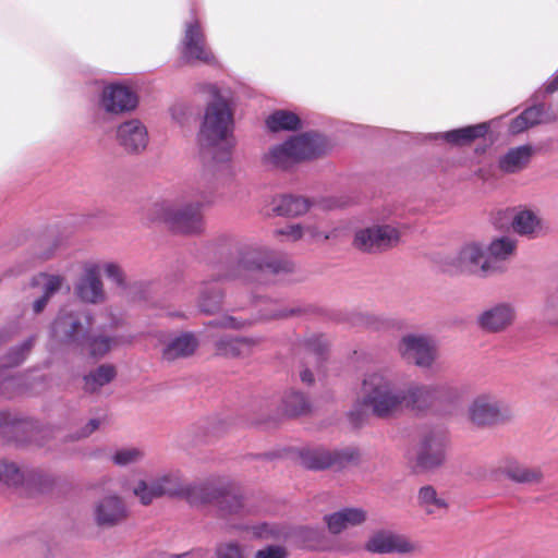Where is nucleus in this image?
Listing matches in <instances>:
<instances>
[{"instance_id": "nucleus-1", "label": "nucleus", "mask_w": 558, "mask_h": 558, "mask_svg": "<svg viewBox=\"0 0 558 558\" xmlns=\"http://www.w3.org/2000/svg\"><path fill=\"white\" fill-rule=\"evenodd\" d=\"M294 270V263L288 257L277 256L263 245H251L239 252L238 258L230 262L223 271L213 274L210 280H205L199 287L198 307L206 314L220 311L223 292L216 284L221 280L240 281L251 284L258 280L263 271L275 275L289 274Z\"/></svg>"}, {"instance_id": "nucleus-2", "label": "nucleus", "mask_w": 558, "mask_h": 558, "mask_svg": "<svg viewBox=\"0 0 558 558\" xmlns=\"http://www.w3.org/2000/svg\"><path fill=\"white\" fill-rule=\"evenodd\" d=\"M161 496L185 499L192 506L215 504L221 515L240 514L243 502L231 484H186L178 473H167L155 478Z\"/></svg>"}, {"instance_id": "nucleus-3", "label": "nucleus", "mask_w": 558, "mask_h": 558, "mask_svg": "<svg viewBox=\"0 0 558 558\" xmlns=\"http://www.w3.org/2000/svg\"><path fill=\"white\" fill-rule=\"evenodd\" d=\"M214 100L207 106L198 141L204 154L217 162L229 160L234 146L233 114L216 86H209Z\"/></svg>"}, {"instance_id": "nucleus-4", "label": "nucleus", "mask_w": 558, "mask_h": 558, "mask_svg": "<svg viewBox=\"0 0 558 558\" xmlns=\"http://www.w3.org/2000/svg\"><path fill=\"white\" fill-rule=\"evenodd\" d=\"M205 197L186 192L171 199L157 202L150 207V219L163 222L177 234L193 235L204 230Z\"/></svg>"}, {"instance_id": "nucleus-5", "label": "nucleus", "mask_w": 558, "mask_h": 558, "mask_svg": "<svg viewBox=\"0 0 558 558\" xmlns=\"http://www.w3.org/2000/svg\"><path fill=\"white\" fill-rule=\"evenodd\" d=\"M402 388L389 369L381 368L364 375L357 404L374 416L389 418L402 413Z\"/></svg>"}, {"instance_id": "nucleus-6", "label": "nucleus", "mask_w": 558, "mask_h": 558, "mask_svg": "<svg viewBox=\"0 0 558 558\" xmlns=\"http://www.w3.org/2000/svg\"><path fill=\"white\" fill-rule=\"evenodd\" d=\"M468 421L480 428L507 424L514 417L511 405L493 391L474 396L466 408Z\"/></svg>"}, {"instance_id": "nucleus-7", "label": "nucleus", "mask_w": 558, "mask_h": 558, "mask_svg": "<svg viewBox=\"0 0 558 558\" xmlns=\"http://www.w3.org/2000/svg\"><path fill=\"white\" fill-rule=\"evenodd\" d=\"M300 458L301 463L310 470H342L357 461V451L353 448L330 450L317 447L303 450Z\"/></svg>"}, {"instance_id": "nucleus-8", "label": "nucleus", "mask_w": 558, "mask_h": 558, "mask_svg": "<svg viewBox=\"0 0 558 558\" xmlns=\"http://www.w3.org/2000/svg\"><path fill=\"white\" fill-rule=\"evenodd\" d=\"M400 241V232L390 225H375L355 232L354 246L366 253H378L396 246Z\"/></svg>"}, {"instance_id": "nucleus-9", "label": "nucleus", "mask_w": 558, "mask_h": 558, "mask_svg": "<svg viewBox=\"0 0 558 558\" xmlns=\"http://www.w3.org/2000/svg\"><path fill=\"white\" fill-rule=\"evenodd\" d=\"M129 509L121 496L108 494L94 501L92 519L99 529H112L129 518Z\"/></svg>"}, {"instance_id": "nucleus-10", "label": "nucleus", "mask_w": 558, "mask_h": 558, "mask_svg": "<svg viewBox=\"0 0 558 558\" xmlns=\"http://www.w3.org/2000/svg\"><path fill=\"white\" fill-rule=\"evenodd\" d=\"M85 318L87 320L86 327L83 326L81 314L61 310L51 327L52 339L62 344L81 347V335L87 333L92 325L87 315Z\"/></svg>"}, {"instance_id": "nucleus-11", "label": "nucleus", "mask_w": 558, "mask_h": 558, "mask_svg": "<svg viewBox=\"0 0 558 558\" xmlns=\"http://www.w3.org/2000/svg\"><path fill=\"white\" fill-rule=\"evenodd\" d=\"M399 352L403 359L420 367H429L437 357L434 340L426 336L408 335L399 343Z\"/></svg>"}, {"instance_id": "nucleus-12", "label": "nucleus", "mask_w": 558, "mask_h": 558, "mask_svg": "<svg viewBox=\"0 0 558 558\" xmlns=\"http://www.w3.org/2000/svg\"><path fill=\"white\" fill-rule=\"evenodd\" d=\"M486 259L485 245L478 242H470L464 244L459 253L451 258L449 271L466 272L486 277L490 275V270L484 269Z\"/></svg>"}, {"instance_id": "nucleus-13", "label": "nucleus", "mask_w": 558, "mask_h": 558, "mask_svg": "<svg viewBox=\"0 0 558 558\" xmlns=\"http://www.w3.org/2000/svg\"><path fill=\"white\" fill-rule=\"evenodd\" d=\"M517 319V308L510 302H499L487 306L477 317L478 327L489 333L509 329Z\"/></svg>"}, {"instance_id": "nucleus-14", "label": "nucleus", "mask_w": 558, "mask_h": 558, "mask_svg": "<svg viewBox=\"0 0 558 558\" xmlns=\"http://www.w3.org/2000/svg\"><path fill=\"white\" fill-rule=\"evenodd\" d=\"M446 437L440 432L426 434L417 448L415 464L421 470H433L445 460Z\"/></svg>"}, {"instance_id": "nucleus-15", "label": "nucleus", "mask_w": 558, "mask_h": 558, "mask_svg": "<svg viewBox=\"0 0 558 558\" xmlns=\"http://www.w3.org/2000/svg\"><path fill=\"white\" fill-rule=\"evenodd\" d=\"M137 95L128 86L111 84L106 86L100 95L99 106L106 112L120 114L136 108Z\"/></svg>"}, {"instance_id": "nucleus-16", "label": "nucleus", "mask_w": 558, "mask_h": 558, "mask_svg": "<svg viewBox=\"0 0 558 558\" xmlns=\"http://www.w3.org/2000/svg\"><path fill=\"white\" fill-rule=\"evenodd\" d=\"M365 549L373 554H412L418 550L417 544L408 537L389 531H380L369 537Z\"/></svg>"}, {"instance_id": "nucleus-17", "label": "nucleus", "mask_w": 558, "mask_h": 558, "mask_svg": "<svg viewBox=\"0 0 558 558\" xmlns=\"http://www.w3.org/2000/svg\"><path fill=\"white\" fill-rule=\"evenodd\" d=\"M100 272L99 263H88L84 266V272L75 286V294L80 300L90 304L105 301L106 294Z\"/></svg>"}, {"instance_id": "nucleus-18", "label": "nucleus", "mask_w": 558, "mask_h": 558, "mask_svg": "<svg viewBox=\"0 0 558 558\" xmlns=\"http://www.w3.org/2000/svg\"><path fill=\"white\" fill-rule=\"evenodd\" d=\"M116 137L119 146L130 154L144 151L149 141L146 126L137 119L122 122L117 128Z\"/></svg>"}, {"instance_id": "nucleus-19", "label": "nucleus", "mask_w": 558, "mask_h": 558, "mask_svg": "<svg viewBox=\"0 0 558 558\" xmlns=\"http://www.w3.org/2000/svg\"><path fill=\"white\" fill-rule=\"evenodd\" d=\"M402 412L411 411L416 414L437 411L433 385L412 384L402 389Z\"/></svg>"}, {"instance_id": "nucleus-20", "label": "nucleus", "mask_w": 558, "mask_h": 558, "mask_svg": "<svg viewBox=\"0 0 558 558\" xmlns=\"http://www.w3.org/2000/svg\"><path fill=\"white\" fill-rule=\"evenodd\" d=\"M294 313V310H287L277 302L271 301L266 304V308L263 311L258 318L240 319L231 315H226L213 322L211 324L220 328L240 330L248 326H252L257 322L282 319L292 316Z\"/></svg>"}, {"instance_id": "nucleus-21", "label": "nucleus", "mask_w": 558, "mask_h": 558, "mask_svg": "<svg viewBox=\"0 0 558 558\" xmlns=\"http://www.w3.org/2000/svg\"><path fill=\"white\" fill-rule=\"evenodd\" d=\"M499 474L507 476L510 481L518 484H539L544 474L538 466H529L515 460H505L493 472L495 480H498Z\"/></svg>"}, {"instance_id": "nucleus-22", "label": "nucleus", "mask_w": 558, "mask_h": 558, "mask_svg": "<svg viewBox=\"0 0 558 558\" xmlns=\"http://www.w3.org/2000/svg\"><path fill=\"white\" fill-rule=\"evenodd\" d=\"M517 243L508 236L494 239L487 246L484 269L490 270V275L505 270L504 263L509 259L515 251Z\"/></svg>"}, {"instance_id": "nucleus-23", "label": "nucleus", "mask_w": 558, "mask_h": 558, "mask_svg": "<svg viewBox=\"0 0 558 558\" xmlns=\"http://www.w3.org/2000/svg\"><path fill=\"white\" fill-rule=\"evenodd\" d=\"M437 411L456 410L469 393V387L461 383L433 384Z\"/></svg>"}, {"instance_id": "nucleus-24", "label": "nucleus", "mask_w": 558, "mask_h": 558, "mask_svg": "<svg viewBox=\"0 0 558 558\" xmlns=\"http://www.w3.org/2000/svg\"><path fill=\"white\" fill-rule=\"evenodd\" d=\"M198 347V340L191 332L169 338L162 342L161 357L167 362L186 359L194 354Z\"/></svg>"}, {"instance_id": "nucleus-25", "label": "nucleus", "mask_w": 558, "mask_h": 558, "mask_svg": "<svg viewBox=\"0 0 558 558\" xmlns=\"http://www.w3.org/2000/svg\"><path fill=\"white\" fill-rule=\"evenodd\" d=\"M262 342V337L221 338L216 342V351L226 357H245L258 349Z\"/></svg>"}, {"instance_id": "nucleus-26", "label": "nucleus", "mask_w": 558, "mask_h": 558, "mask_svg": "<svg viewBox=\"0 0 558 558\" xmlns=\"http://www.w3.org/2000/svg\"><path fill=\"white\" fill-rule=\"evenodd\" d=\"M512 229L515 233L531 239L543 236L548 227L538 213L531 209L519 210L512 219Z\"/></svg>"}, {"instance_id": "nucleus-27", "label": "nucleus", "mask_w": 558, "mask_h": 558, "mask_svg": "<svg viewBox=\"0 0 558 558\" xmlns=\"http://www.w3.org/2000/svg\"><path fill=\"white\" fill-rule=\"evenodd\" d=\"M290 146L298 162L316 158L326 151L327 145L323 136L306 133L290 138Z\"/></svg>"}, {"instance_id": "nucleus-28", "label": "nucleus", "mask_w": 558, "mask_h": 558, "mask_svg": "<svg viewBox=\"0 0 558 558\" xmlns=\"http://www.w3.org/2000/svg\"><path fill=\"white\" fill-rule=\"evenodd\" d=\"M366 520V511L362 508H343L325 517L328 530L332 534L362 524Z\"/></svg>"}, {"instance_id": "nucleus-29", "label": "nucleus", "mask_w": 558, "mask_h": 558, "mask_svg": "<svg viewBox=\"0 0 558 558\" xmlns=\"http://www.w3.org/2000/svg\"><path fill=\"white\" fill-rule=\"evenodd\" d=\"M181 57L180 64L194 62H210L214 57L206 47L203 37H184L180 46Z\"/></svg>"}, {"instance_id": "nucleus-30", "label": "nucleus", "mask_w": 558, "mask_h": 558, "mask_svg": "<svg viewBox=\"0 0 558 558\" xmlns=\"http://www.w3.org/2000/svg\"><path fill=\"white\" fill-rule=\"evenodd\" d=\"M417 506L427 514L446 512L449 507L445 494L439 493L432 485H425L418 489Z\"/></svg>"}, {"instance_id": "nucleus-31", "label": "nucleus", "mask_w": 558, "mask_h": 558, "mask_svg": "<svg viewBox=\"0 0 558 558\" xmlns=\"http://www.w3.org/2000/svg\"><path fill=\"white\" fill-rule=\"evenodd\" d=\"M532 157L531 146L523 145L511 148L499 159V168L507 173H515L524 169Z\"/></svg>"}, {"instance_id": "nucleus-32", "label": "nucleus", "mask_w": 558, "mask_h": 558, "mask_svg": "<svg viewBox=\"0 0 558 558\" xmlns=\"http://www.w3.org/2000/svg\"><path fill=\"white\" fill-rule=\"evenodd\" d=\"M117 375L116 367L111 364H102L90 371L83 378V389L85 392H98L104 386L111 383Z\"/></svg>"}, {"instance_id": "nucleus-33", "label": "nucleus", "mask_w": 558, "mask_h": 558, "mask_svg": "<svg viewBox=\"0 0 558 558\" xmlns=\"http://www.w3.org/2000/svg\"><path fill=\"white\" fill-rule=\"evenodd\" d=\"M487 132L485 123L470 125L457 130L449 131L444 134V138L452 144L463 145L472 141L483 137Z\"/></svg>"}, {"instance_id": "nucleus-34", "label": "nucleus", "mask_w": 558, "mask_h": 558, "mask_svg": "<svg viewBox=\"0 0 558 558\" xmlns=\"http://www.w3.org/2000/svg\"><path fill=\"white\" fill-rule=\"evenodd\" d=\"M541 315L546 323L558 325V279L548 287L545 293Z\"/></svg>"}, {"instance_id": "nucleus-35", "label": "nucleus", "mask_w": 558, "mask_h": 558, "mask_svg": "<svg viewBox=\"0 0 558 558\" xmlns=\"http://www.w3.org/2000/svg\"><path fill=\"white\" fill-rule=\"evenodd\" d=\"M266 160L274 167L281 169H287L298 162L296 158H294L292 147L290 146V140L272 147L266 155Z\"/></svg>"}, {"instance_id": "nucleus-36", "label": "nucleus", "mask_w": 558, "mask_h": 558, "mask_svg": "<svg viewBox=\"0 0 558 558\" xmlns=\"http://www.w3.org/2000/svg\"><path fill=\"white\" fill-rule=\"evenodd\" d=\"M299 117L290 111L279 110L268 117L266 123L269 130L277 132L280 130H296L300 126Z\"/></svg>"}, {"instance_id": "nucleus-37", "label": "nucleus", "mask_w": 558, "mask_h": 558, "mask_svg": "<svg viewBox=\"0 0 558 558\" xmlns=\"http://www.w3.org/2000/svg\"><path fill=\"white\" fill-rule=\"evenodd\" d=\"M310 204L306 198L284 195L281 197L276 209L279 215L295 217L305 214Z\"/></svg>"}, {"instance_id": "nucleus-38", "label": "nucleus", "mask_w": 558, "mask_h": 558, "mask_svg": "<svg viewBox=\"0 0 558 558\" xmlns=\"http://www.w3.org/2000/svg\"><path fill=\"white\" fill-rule=\"evenodd\" d=\"M145 457V451L140 447H122L111 456V462L117 466H129L140 463Z\"/></svg>"}, {"instance_id": "nucleus-39", "label": "nucleus", "mask_w": 558, "mask_h": 558, "mask_svg": "<svg viewBox=\"0 0 558 558\" xmlns=\"http://www.w3.org/2000/svg\"><path fill=\"white\" fill-rule=\"evenodd\" d=\"M133 495L140 500L143 506L150 505L155 499L161 498V493L155 480L146 482L141 480L133 487Z\"/></svg>"}, {"instance_id": "nucleus-40", "label": "nucleus", "mask_w": 558, "mask_h": 558, "mask_svg": "<svg viewBox=\"0 0 558 558\" xmlns=\"http://www.w3.org/2000/svg\"><path fill=\"white\" fill-rule=\"evenodd\" d=\"M283 408L288 415L295 416L306 413L310 404L303 393L292 391L284 396Z\"/></svg>"}, {"instance_id": "nucleus-41", "label": "nucleus", "mask_w": 558, "mask_h": 558, "mask_svg": "<svg viewBox=\"0 0 558 558\" xmlns=\"http://www.w3.org/2000/svg\"><path fill=\"white\" fill-rule=\"evenodd\" d=\"M34 344V339L29 338L20 345L13 348L4 357L3 366L13 367L20 365L29 353Z\"/></svg>"}, {"instance_id": "nucleus-42", "label": "nucleus", "mask_w": 558, "mask_h": 558, "mask_svg": "<svg viewBox=\"0 0 558 558\" xmlns=\"http://www.w3.org/2000/svg\"><path fill=\"white\" fill-rule=\"evenodd\" d=\"M116 345V340L106 336L94 337L88 340L87 347L89 355L93 357H102Z\"/></svg>"}, {"instance_id": "nucleus-43", "label": "nucleus", "mask_w": 558, "mask_h": 558, "mask_svg": "<svg viewBox=\"0 0 558 558\" xmlns=\"http://www.w3.org/2000/svg\"><path fill=\"white\" fill-rule=\"evenodd\" d=\"M24 480L23 472L19 469L15 463L12 462H0V481L7 485L16 486L20 485Z\"/></svg>"}, {"instance_id": "nucleus-44", "label": "nucleus", "mask_w": 558, "mask_h": 558, "mask_svg": "<svg viewBox=\"0 0 558 558\" xmlns=\"http://www.w3.org/2000/svg\"><path fill=\"white\" fill-rule=\"evenodd\" d=\"M43 282L44 294L51 296L53 293L59 291L64 282V278L59 275H49L41 272L36 277V283Z\"/></svg>"}, {"instance_id": "nucleus-45", "label": "nucleus", "mask_w": 558, "mask_h": 558, "mask_svg": "<svg viewBox=\"0 0 558 558\" xmlns=\"http://www.w3.org/2000/svg\"><path fill=\"white\" fill-rule=\"evenodd\" d=\"M25 390V380L22 375L5 378L0 383V393L7 397H12L14 393H22Z\"/></svg>"}, {"instance_id": "nucleus-46", "label": "nucleus", "mask_w": 558, "mask_h": 558, "mask_svg": "<svg viewBox=\"0 0 558 558\" xmlns=\"http://www.w3.org/2000/svg\"><path fill=\"white\" fill-rule=\"evenodd\" d=\"M101 271H104L105 276L114 282L118 287H125V275L122 267L114 262H106L100 264Z\"/></svg>"}, {"instance_id": "nucleus-47", "label": "nucleus", "mask_w": 558, "mask_h": 558, "mask_svg": "<svg viewBox=\"0 0 558 558\" xmlns=\"http://www.w3.org/2000/svg\"><path fill=\"white\" fill-rule=\"evenodd\" d=\"M217 558H245L243 548L233 542L222 543L216 547Z\"/></svg>"}, {"instance_id": "nucleus-48", "label": "nucleus", "mask_w": 558, "mask_h": 558, "mask_svg": "<svg viewBox=\"0 0 558 558\" xmlns=\"http://www.w3.org/2000/svg\"><path fill=\"white\" fill-rule=\"evenodd\" d=\"M276 236H286L288 241L295 242L304 239V228L298 225H288L274 231Z\"/></svg>"}, {"instance_id": "nucleus-49", "label": "nucleus", "mask_w": 558, "mask_h": 558, "mask_svg": "<svg viewBox=\"0 0 558 558\" xmlns=\"http://www.w3.org/2000/svg\"><path fill=\"white\" fill-rule=\"evenodd\" d=\"M288 551L283 546L270 545L264 549L257 550L255 558H287Z\"/></svg>"}, {"instance_id": "nucleus-50", "label": "nucleus", "mask_w": 558, "mask_h": 558, "mask_svg": "<svg viewBox=\"0 0 558 558\" xmlns=\"http://www.w3.org/2000/svg\"><path fill=\"white\" fill-rule=\"evenodd\" d=\"M228 529L230 530H245L248 531L252 535L256 537H267L269 534L272 533L271 529L268 524L262 523L253 526H243V525H228Z\"/></svg>"}, {"instance_id": "nucleus-51", "label": "nucleus", "mask_w": 558, "mask_h": 558, "mask_svg": "<svg viewBox=\"0 0 558 558\" xmlns=\"http://www.w3.org/2000/svg\"><path fill=\"white\" fill-rule=\"evenodd\" d=\"M301 226L304 228V238L307 236L312 241L329 239V235L324 233L316 223L305 222Z\"/></svg>"}, {"instance_id": "nucleus-52", "label": "nucleus", "mask_w": 558, "mask_h": 558, "mask_svg": "<svg viewBox=\"0 0 558 558\" xmlns=\"http://www.w3.org/2000/svg\"><path fill=\"white\" fill-rule=\"evenodd\" d=\"M522 116L526 120V122L530 124V126H534L535 124L539 123L543 116V107L542 106H533L527 108L522 112Z\"/></svg>"}, {"instance_id": "nucleus-53", "label": "nucleus", "mask_w": 558, "mask_h": 558, "mask_svg": "<svg viewBox=\"0 0 558 558\" xmlns=\"http://www.w3.org/2000/svg\"><path fill=\"white\" fill-rule=\"evenodd\" d=\"M100 426L99 418H90L82 429L75 434V436H71V439L77 440L81 438H86L92 435L95 430H97Z\"/></svg>"}, {"instance_id": "nucleus-54", "label": "nucleus", "mask_w": 558, "mask_h": 558, "mask_svg": "<svg viewBox=\"0 0 558 558\" xmlns=\"http://www.w3.org/2000/svg\"><path fill=\"white\" fill-rule=\"evenodd\" d=\"M529 128H531L530 124L526 122V120L521 113L519 117L511 121L509 130L512 134H519Z\"/></svg>"}, {"instance_id": "nucleus-55", "label": "nucleus", "mask_w": 558, "mask_h": 558, "mask_svg": "<svg viewBox=\"0 0 558 558\" xmlns=\"http://www.w3.org/2000/svg\"><path fill=\"white\" fill-rule=\"evenodd\" d=\"M207 434H208V424L207 423L194 426L193 428H191L189 430V435H192L197 438L196 441L205 440L207 437Z\"/></svg>"}, {"instance_id": "nucleus-56", "label": "nucleus", "mask_w": 558, "mask_h": 558, "mask_svg": "<svg viewBox=\"0 0 558 558\" xmlns=\"http://www.w3.org/2000/svg\"><path fill=\"white\" fill-rule=\"evenodd\" d=\"M203 32L198 20L193 19L186 24L185 35H201Z\"/></svg>"}, {"instance_id": "nucleus-57", "label": "nucleus", "mask_w": 558, "mask_h": 558, "mask_svg": "<svg viewBox=\"0 0 558 558\" xmlns=\"http://www.w3.org/2000/svg\"><path fill=\"white\" fill-rule=\"evenodd\" d=\"M326 348L327 347L325 344H322L320 342L317 345H315L314 343L308 344V350L311 353H313L316 362H319L323 359Z\"/></svg>"}, {"instance_id": "nucleus-58", "label": "nucleus", "mask_w": 558, "mask_h": 558, "mask_svg": "<svg viewBox=\"0 0 558 558\" xmlns=\"http://www.w3.org/2000/svg\"><path fill=\"white\" fill-rule=\"evenodd\" d=\"M206 550L198 548L191 551H186L181 555H172L170 558H185V557H193V558H205Z\"/></svg>"}, {"instance_id": "nucleus-59", "label": "nucleus", "mask_w": 558, "mask_h": 558, "mask_svg": "<svg viewBox=\"0 0 558 558\" xmlns=\"http://www.w3.org/2000/svg\"><path fill=\"white\" fill-rule=\"evenodd\" d=\"M49 299L50 298L45 294L37 299L33 304L34 313L39 314L46 307Z\"/></svg>"}, {"instance_id": "nucleus-60", "label": "nucleus", "mask_w": 558, "mask_h": 558, "mask_svg": "<svg viewBox=\"0 0 558 558\" xmlns=\"http://www.w3.org/2000/svg\"><path fill=\"white\" fill-rule=\"evenodd\" d=\"M558 90V73L546 85V93H554Z\"/></svg>"}, {"instance_id": "nucleus-61", "label": "nucleus", "mask_w": 558, "mask_h": 558, "mask_svg": "<svg viewBox=\"0 0 558 558\" xmlns=\"http://www.w3.org/2000/svg\"><path fill=\"white\" fill-rule=\"evenodd\" d=\"M53 250L37 252L35 255V260L44 262L49 259L53 255Z\"/></svg>"}, {"instance_id": "nucleus-62", "label": "nucleus", "mask_w": 558, "mask_h": 558, "mask_svg": "<svg viewBox=\"0 0 558 558\" xmlns=\"http://www.w3.org/2000/svg\"><path fill=\"white\" fill-rule=\"evenodd\" d=\"M300 376H301L302 381L306 383V384H312L314 380L313 374L308 368H305L304 371H302Z\"/></svg>"}, {"instance_id": "nucleus-63", "label": "nucleus", "mask_w": 558, "mask_h": 558, "mask_svg": "<svg viewBox=\"0 0 558 558\" xmlns=\"http://www.w3.org/2000/svg\"><path fill=\"white\" fill-rule=\"evenodd\" d=\"M5 415L3 413H0V425L5 421Z\"/></svg>"}]
</instances>
